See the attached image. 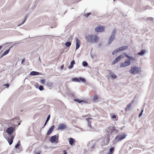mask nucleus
Wrapping results in <instances>:
<instances>
[{"mask_svg":"<svg viewBox=\"0 0 154 154\" xmlns=\"http://www.w3.org/2000/svg\"><path fill=\"white\" fill-rule=\"evenodd\" d=\"M20 123H19L18 124V125H20Z\"/></svg>","mask_w":154,"mask_h":154,"instance_id":"nucleus-58","label":"nucleus"},{"mask_svg":"<svg viewBox=\"0 0 154 154\" xmlns=\"http://www.w3.org/2000/svg\"><path fill=\"white\" fill-rule=\"evenodd\" d=\"M43 37L44 38H46L47 37H49V38H57V36H54L53 35H44L43 36H36L35 38H36L37 37Z\"/></svg>","mask_w":154,"mask_h":154,"instance_id":"nucleus-19","label":"nucleus"},{"mask_svg":"<svg viewBox=\"0 0 154 154\" xmlns=\"http://www.w3.org/2000/svg\"><path fill=\"white\" fill-rule=\"evenodd\" d=\"M91 116L90 115V114H88V116H87L88 117V116Z\"/></svg>","mask_w":154,"mask_h":154,"instance_id":"nucleus-56","label":"nucleus"},{"mask_svg":"<svg viewBox=\"0 0 154 154\" xmlns=\"http://www.w3.org/2000/svg\"><path fill=\"white\" fill-rule=\"evenodd\" d=\"M59 136L58 134L52 136L51 137L49 140L51 143H57L58 142Z\"/></svg>","mask_w":154,"mask_h":154,"instance_id":"nucleus-6","label":"nucleus"},{"mask_svg":"<svg viewBox=\"0 0 154 154\" xmlns=\"http://www.w3.org/2000/svg\"><path fill=\"white\" fill-rule=\"evenodd\" d=\"M131 64V62L128 59L125 60L124 62L120 64V66L121 67H125L127 66H128Z\"/></svg>","mask_w":154,"mask_h":154,"instance_id":"nucleus-9","label":"nucleus"},{"mask_svg":"<svg viewBox=\"0 0 154 154\" xmlns=\"http://www.w3.org/2000/svg\"><path fill=\"white\" fill-rule=\"evenodd\" d=\"M53 28V27H52V26H51V28Z\"/></svg>","mask_w":154,"mask_h":154,"instance_id":"nucleus-59","label":"nucleus"},{"mask_svg":"<svg viewBox=\"0 0 154 154\" xmlns=\"http://www.w3.org/2000/svg\"><path fill=\"white\" fill-rule=\"evenodd\" d=\"M120 51L119 50V48L116 50H114V51H113L112 52V54L113 55H114L116 54L117 52H118Z\"/></svg>","mask_w":154,"mask_h":154,"instance_id":"nucleus-36","label":"nucleus"},{"mask_svg":"<svg viewBox=\"0 0 154 154\" xmlns=\"http://www.w3.org/2000/svg\"><path fill=\"white\" fill-rule=\"evenodd\" d=\"M63 154H67V152L66 150H64L63 151Z\"/></svg>","mask_w":154,"mask_h":154,"instance_id":"nucleus-51","label":"nucleus"},{"mask_svg":"<svg viewBox=\"0 0 154 154\" xmlns=\"http://www.w3.org/2000/svg\"><path fill=\"white\" fill-rule=\"evenodd\" d=\"M10 50V48L9 49L7 50L6 51H5L4 53L1 56L0 55V58H1L2 57H3L4 56L7 55L8 54Z\"/></svg>","mask_w":154,"mask_h":154,"instance_id":"nucleus-24","label":"nucleus"},{"mask_svg":"<svg viewBox=\"0 0 154 154\" xmlns=\"http://www.w3.org/2000/svg\"><path fill=\"white\" fill-rule=\"evenodd\" d=\"M14 138L13 136H10V137L7 138V141L9 145H11L12 143Z\"/></svg>","mask_w":154,"mask_h":154,"instance_id":"nucleus-15","label":"nucleus"},{"mask_svg":"<svg viewBox=\"0 0 154 154\" xmlns=\"http://www.w3.org/2000/svg\"><path fill=\"white\" fill-rule=\"evenodd\" d=\"M141 72L140 68L137 66L131 67L129 71L132 74H139Z\"/></svg>","mask_w":154,"mask_h":154,"instance_id":"nucleus-2","label":"nucleus"},{"mask_svg":"<svg viewBox=\"0 0 154 154\" xmlns=\"http://www.w3.org/2000/svg\"><path fill=\"white\" fill-rule=\"evenodd\" d=\"M75 142V140L72 138H69V143L71 145H73Z\"/></svg>","mask_w":154,"mask_h":154,"instance_id":"nucleus-26","label":"nucleus"},{"mask_svg":"<svg viewBox=\"0 0 154 154\" xmlns=\"http://www.w3.org/2000/svg\"><path fill=\"white\" fill-rule=\"evenodd\" d=\"M75 64V62L74 60H72L70 63V64L68 66V68L69 69H72L74 66V64Z\"/></svg>","mask_w":154,"mask_h":154,"instance_id":"nucleus-22","label":"nucleus"},{"mask_svg":"<svg viewBox=\"0 0 154 154\" xmlns=\"http://www.w3.org/2000/svg\"><path fill=\"white\" fill-rule=\"evenodd\" d=\"M123 57L122 55H121L117 57L112 62V65H113L120 61L121 59Z\"/></svg>","mask_w":154,"mask_h":154,"instance_id":"nucleus-10","label":"nucleus"},{"mask_svg":"<svg viewBox=\"0 0 154 154\" xmlns=\"http://www.w3.org/2000/svg\"><path fill=\"white\" fill-rule=\"evenodd\" d=\"M2 46H0V50H1V49H2Z\"/></svg>","mask_w":154,"mask_h":154,"instance_id":"nucleus-54","label":"nucleus"},{"mask_svg":"<svg viewBox=\"0 0 154 154\" xmlns=\"http://www.w3.org/2000/svg\"><path fill=\"white\" fill-rule=\"evenodd\" d=\"M16 118L17 119H19V117H17Z\"/></svg>","mask_w":154,"mask_h":154,"instance_id":"nucleus-57","label":"nucleus"},{"mask_svg":"<svg viewBox=\"0 0 154 154\" xmlns=\"http://www.w3.org/2000/svg\"><path fill=\"white\" fill-rule=\"evenodd\" d=\"M15 131V128L11 126L7 128L6 132L9 136H13L12 135Z\"/></svg>","mask_w":154,"mask_h":154,"instance_id":"nucleus-7","label":"nucleus"},{"mask_svg":"<svg viewBox=\"0 0 154 154\" xmlns=\"http://www.w3.org/2000/svg\"><path fill=\"white\" fill-rule=\"evenodd\" d=\"M96 145L95 143H94L91 147V149L94 148Z\"/></svg>","mask_w":154,"mask_h":154,"instance_id":"nucleus-47","label":"nucleus"},{"mask_svg":"<svg viewBox=\"0 0 154 154\" xmlns=\"http://www.w3.org/2000/svg\"><path fill=\"white\" fill-rule=\"evenodd\" d=\"M38 60H39L40 61H41V60H40V57H39V58H38Z\"/></svg>","mask_w":154,"mask_h":154,"instance_id":"nucleus-55","label":"nucleus"},{"mask_svg":"<svg viewBox=\"0 0 154 154\" xmlns=\"http://www.w3.org/2000/svg\"><path fill=\"white\" fill-rule=\"evenodd\" d=\"M124 55H125V57L127 58H128V60H129L130 62H131V61L132 60H135V58L134 57H133L130 56L128 55L126 53H124Z\"/></svg>","mask_w":154,"mask_h":154,"instance_id":"nucleus-13","label":"nucleus"},{"mask_svg":"<svg viewBox=\"0 0 154 154\" xmlns=\"http://www.w3.org/2000/svg\"><path fill=\"white\" fill-rule=\"evenodd\" d=\"M79 82H86V80L85 79L82 77H79Z\"/></svg>","mask_w":154,"mask_h":154,"instance_id":"nucleus-34","label":"nucleus"},{"mask_svg":"<svg viewBox=\"0 0 154 154\" xmlns=\"http://www.w3.org/2000/svg\"><path fill=\"white\" fill-rule=\"evenodd\" d=\"M118 131L115 127L113 126H110L108 128L107 132L110 133L112 135H114L117 133Z\"/></svg>","mask_w":154,"mask_h":154,"instance_id":"nucleus-4","label":"nucleus"},{"mask_svg":"<svg viewBox=\"0 0 154 154\" xmlns=\"http://www.w3.org/2000/svg\"><path fill=\"white\" fill-rule=\"evenodd\" d=\"M54 128V125H53L51 126V127L49 129L48 131L47 132V135H49L50 134L52 131H53Z\"/></svg>","mask_w":154,"mask_h":154,"instance_id":"nucleus-18","label":"nucleus"},{"mask_svg":"<svg viewBox=\"0 0 154 154\" xmlns=\"http://www.w3.org/2000/svg\"><path fill=\"white\" fill-rule=\"evenodd\" d=\"M6 86V88H8L9 86V84L8 83H7L5 85Z\"/></svg>","mask_w":154,"mask_h":154,"instance_id":"nucleus-48","label":"nucleus"},{"mask_svg":"<svg viewBox=\"0 0 154 154\" xmlns=\"http://www.w3.org/2000/svg\"><path fill=\"white\" fill-rule=\"evenodd\" d=\"M146 51L145 49H142L141 50L140 52H138L137 54L138 55L142 56L145 54Z\"/></svg>","mask_w":154,"mask_h":154,"instance_id":"nucleus-29","label":"nucleus"},{"mask_svg":"<svg viewBox=\"0 0 154 154\" xmlns=\"http://www.w3.org/2000/svg\"><path fill=\"white\" fill-rule=\"evenodd\" d=\"M127 136V135L126 134H124L122 135L121 134L117 135L113 141V142L114 143L118 141H120L125 138Z\"/></svg>","mask_w":154,"mask_h":154,"instance_id":"nucleus-3","label":"nucleus"},{"mask_svg":"<svg viewBox=\"0 0 154 154\" xmlns=\"http://www.w3.org/2000/svg\"><path fill=\"white\" fill-rule=\"evenodd\" d=\"M72 39V36H70L69 38V41H71Z\"/></svg>","mask_w":154,"mask_h":154,"instance_id":"nucleus-50","label":"nucleus"},{"mask_svg":"<svg viewBox=\"0 0 154 154\" xmlns=\"http://www.w3.org/2000/svg\"><path fill=\"white\" fill-rule=\"evenodd\" d=\"M143 109L138 115L139 117H140L143 115Z\"/></svg>","mask_w":154,"mask_h":154,"instance_id":"nucleus-42","label":"nucleus"},{"mask_svg":"<svg viewBox=\"0 0 154 154\" xmlns=\"http://www.w3.org/2000/svg\"><path fill=\"white\" fill-rule=\"evenodd\" d=\"M92 119V118H90L86 119V120H87L88 122V126L90 128V129H89V130L90 131H91L92 130L91 126V122L90 121V120Z\"/></svg>","mask_w":154,"mask_h":154,"instance_id":"nucleus-17","label":"nucleus"},{"mask_svg":"<svg viewBox=\"0 0 154 154\" xmlns=\"http://www.w3.org/2000/svg\"><path fill=\"white\" fill-rule=\"evenodd\" d=\"M76 41V50H77L80 47L81 42L77 38L75 39Z\"/></svg>","mask_w":154,"mask_h":154,"instance_id":"nucleus-14","label":"nucleus"},{"mask_svg":"<svg viewBox=\"0 0 154 154\" xmlns=\"http://www.w3.org/2000/svg\"><path fill=\"white\" fill-rule=\"evenodd\" d=\"M131 64V62L128 59L125 60L124 62L120 64V66L121 67H125L127 66H128Z\"/></svg>","mask_w":154,"mask_h":154,"instance_id":"nucleus-8","label":"nucleus"},{"mask_svg":"<svg viewBox=\"0 0 154 154\" xmlns=\"http://www.w3.org/2000/svg\"><path fill=\"white\" fill-rule=\"evenodd\" d=\"M105 139L103 138L102 140L101 145V146H103L105 145H102V144H103L104 143H106V142H105Z\"/></svg>","mask_w":154,"mask_h":154,"instance_id":"nucleus-40","label":"nucleus"},{"mask_svg":"<svg viewBox=\"0 0 154 154\" xmlns=\"http://www.w3.org/2000/svg\"><path fill=\"white\" fill-rule=\"evenodd\" d=\"M27 15H26L24 18L23 20H22V22L18 24L17 26H20L23 24L25 22L27 19Z\"/></svg>","mask_w":154,"mask_h":154,"instance_id":"nucleus-32","label":"nucleus"},{"mask_svg":"<svg viewBox=\"0 0 154 154\" xmlns=\"http://www.w3.org/2000/svg\"><path fill=\"white\" fill-rule=\"evenodd\" d=\"M53 85V83L51 82H49L47 83L46 84V85L49 87L52 88V87Z\"/></svg>","mask_w":154,"mask_h":154,"instance_id":"nucleus-37","label":"nucleus"},{"mask_svg":"<svg viewBox=\"0 0 154 154\" xmlns=\"http://www.w3.org/2000/svg\"><path fill=\"white\" fill-rule=\"evenodd\" d=\"M109 134H106V135L104 138L105 139L106 141V143H104L103 144H102V145H107L109 143Z\"/></svg>","mask_w":154,"mask_h":154,"instance_id":"nucleus-12","label":"nucleus"},{"mask_svg":"<svg viewBox=\"0 0 154 154\" xmlns=\"http://www.w3.org/2000/svg\"><path fill=\"white\" fill-rule=\"evenodd\" d=\"M41 73L38 72L32 71L30 72V75L32 76L38 75H40Z\"/></svg>","mask_w":154,"mask_h":154,"instance_id":"nucleus-20","label":"nucleus"},{"mask_svg":"<svg viewBox=\"0 0 154 154\" xmlns=\"http://www.w3.org/2000/svg\"><path fill=\"white\" fill-rule=\"evenodd\" d=\"M24 61H25V59H23L22 60V61H21V63H24Z\"/></svg>","mask_w":154,"mask_h":154,"instance_id":"nucleus-53","label":"nucleus"},{"mask_svg":"<svg viewBox=\"0 0 154 154\" xmlns=\"http://www.w3.org/2000/svg\"><path fill=\"white\" fill-rule=\"evenodd\" d=\"M72 81L74 82H79V77H75L72 78Z\"/></svg>","mask_w":154,"mask_h":154,"instance_id":"nucleus-35","label":"nucleus"},{"mask_svg":"<svg viewBox=\"0 0 154 154\" xmlns=\"http://www.w3.org/2000/svg\"><path fill=\"white\" fill-rule=\"evenodd\" d=\"M74 101L75 102H78L79 103H81L82 102L84 103H87V101L84 100H80L79 99H75L74 100Z\"/></svg>","mask_w":154,"mask_h":154,"instance_id":"nucleus-21","label":"nucleus"},{"mask_svg":"<svg viewBox=\"0 0 154 154\" xmlns=\"http://www.w3.org/2000/svg\"><path fill=\"white\" fill-rule=\"evenodd\" d=\"M71 45V41H67L65 43V45L67 47H69Z\"/></svg>","mask_w":154,"mask_h":154,"instance_id":"nucleus-30","label":"nucleus"},{"mask_svg":"<svg viewBox=\"0 0 154 154\" xmlns=\"http://www.w3.org/2000/svg\"><path fill=\"white\" fill-rule=\"evenodd\" d=\"M102 44L100 43H99L98 45L97 46L99 47H101L102 46Z\"/></svg>","mask_w":154,"mask_h":154,"instance_id":"nucleus-49","label":"nucleus"},{"mask_svg":"<svg viewBox=\"0 0 154 154\" xmlns=\"http://www.w3.org/2000/svg\"><path fill=\"white\" fill-rule=\"evenodd\" d=\"M91 57H93V56H92V55H91Z\"/></svg>","mask_w":154,"mask_h":154,"instance_id":"nucleus-61","label":"nucleus"},{"mask_svg":"<svg viewBox=\"0 0 154 154\" xmlns=\"http://www.w3.org/2000/svg\"><path fill=\"white\" fill-rule=\"evenodd\" d=\"M128 46L127 45L123 46L119 48V50L120 51L123 50H125L127 49L128 48Z\"/></svg>","mask_w":154,"mask_h":154,"instance_id":"nucleus-27","label":"nucleus"},{"mask_svg":"<svg viewBox=\"0 0 154 154\" xmlns=\"http://www.w3.org/2000/svg\"><path fill=\"white\" fill-rule=\"evenodd\" d=\"M50 116H50V114L47 117V118L46 119V120L44 124V125L43 128L46 125L47 123H48V121H49V120L50 119Z\"/></svg>","mask_w":154,"mask_h":154,"instance_id":"nucleus-31","label":"nucleus"},{"mask_svg":"<svg viewBox=\"0 0 154 154\" xmlns=\"http://www.w3.org/2000/svg\"><path fill=\"white\" fill-rule=\"evenodd\" d=\"M147 20H153V18H152V17H148L147 18Z\"/></svg>","mask_w":154,"mask_h":154,"instance_id":"nucleus-46","label":"nucleus"},{"mask_svg":"<svg viewBox=\"0 0 154 154\" xmlns=\"http://www.w3.org/2000/svg\"><path fill=\"white\" fill-rule=\"evenodd\" d=\"M115 147H111L109 150V151L107 152V154H112L114 151Z\"/></svg>","mask_w":154,"mask_h":154,"instance_id":"nucleus-28","label":"nucleus"},{"mask_svg":"<svg viewBox=\"0 0 154 154\" xmlns=\"http://www.w3.org/2000/svg\"><path fill=\"white\" fill-rule=\"evenodd\" d=\"M132 106V103H130L128 104L127 105L126 107H125V111H129L130 110V108Z\"/></svg>","mask_w":154,"mask_h":154,"instance_id":"nucleus-25","label":"nucleus"},{"mask_svg":"<svg viewBox=\"0 0 154 154\" xmlns=\"http://www.w3.org/2000/svg\"><path fill=\"white\" fill-rule=\"evenodd\" d=\"M91 14V12H89L87 13H85L84 14V15L86 17L88 18V16Z\"/></svg>","mask_w":154,"mask_h":154,"instance_id":"nucleus-39","label":"nucleus"},{"mask_svg":"<svg viewBox=\"0 0 154 154\" xmlns=\"http://www.w3.org/2000/svg\"><path fill=\"white\" fill-rule=\"evenodd\" d=\"M109 74L110 75L112 79H114L117 78V76L116 75L114 74V73L112 72H111L110 71H109Z\"/></svg>","mask_w":154,"mask_h":154,"instance_id":"nucleus-23","label":"nucleus"},{"mask_svg":"<svg viewBox=\"0 0 154 154\" xmlns=\"http://www.w3.org/2000/svg\"><path fill=\"white\" fill-rule=\"evenodd\" d=\"M66 125L64 124H60L58 126V128L59 130H62L66 129Z\"/></svg>","mask_w":154,"mask_h":154,"instance_id":"nucleus-16","label":"nucleus"},{"mask_svg":"<svg viewBox=\"0 0 154 154\" xmlns=\"http://www.w3.org/2000/svg\"><path fill=\"white\" fill-rule=\"evenodd\" d=\"M85 38L87 42L94 43L98 42L99 37L96 35L88 34L85 36Z\"/></svg>","mask_w":154,"mask_h":154,"instance_id":"nucleus-1","label":"nucleus"},{"mask_svg":"<svg viewBox=\"0 0 154 154\" xmlns=\"http://www.w3.org/2000/svg\"><path fill=\"white\" fill-rule=\"evenodd\" d=\"M133 101H134V100H133L132 101V103Z\"/></svg>","mask_w":154,"mask_h":154,"instance_id":"nucleus-60","label":"nucleus"},{"mask_svg":"<svg viewBox=\"0 0 154 154\" xmlns=\"http://www.w3.org/2000/svg\"><path fill=\"white\" fill-rule=\"evenodd\" d=\"M82 64L83 66L84 67H87L88 66V63L85 61H83Z\"/></svg>","mask_w":154,"mask_h":154,"instance_id":"nucleus-38","label":"nucleus"},{"mask_svg":"<svg viewBox=\"0 0 154 154\" xmlns=\"http://www.w3.org/2000/svg\"><path fill=\"white\" fill-rule=\"evenodd\" d=\"M104 27L103 26L97 27L95 29V31L97 32H102L104 30Z\"/></svg>","mask_w":154,"mask_h":154,"instance_id":"nucleus-11","label":"nucleus"},{"mask_svg":"<svg viewBox=\"0 0 154 154\" xmlns=\"http://www.w3.org/2000/svg\"><path fill=\"white\" fill-rule=\"evenodd\" d=\"M98 98V96L97 95H95L94 96V97L93 99V100L94 101H95L97 100Z\"/></svg>","mask_w":154,"mask_h":154,"instance_id":"nucleus-43","label":"nucleus"},{"mask_svg":"<svg viewBox=\"0 0 154 154\" xmlns=\"http://www.w3.org/2000/svg\"><path fill=\"white\" fill-rule=\"evenodd\" d=\"M116 116L115 115H113L111 116V118L112 119H115L116 118Z\"/></svg>","mask_w":154,"mask_h":154,"instance_id":"nucleus-45","label":"nucleus"},{"mask_svg":"<svg viewBox=\"0 0 154 154\" xmlns=\"http://www.w3.org/2000/svg\"><path fill=\"white\" fill-rule=\"evenodd\" d=\"M64 67V65H62L61 66L60 68L61 69H62Z\"/></svg>","mask_w":154,"mask_h":154,"instance_id":"nucleus-52","label":"nucleus"},{"mask_svg":"<svg viewBox=\"0 0 154 154\" xmlns=\"http://www.w3.org/2000/svg\"><path fill=\"white\" fill-rule=\"evenodd\" d=\"M20 141L19 140L17 143L15 145V148L16 149H18L20 148Z\"/></svg>","mask_w":154,"mask_h":154,"instance_id":"nucleus-33","label":"nucleus"},{"mask_svg":"<svg viewBox=\"0 0 154 154\" xmlns=\"http://www.w3.org/2000/svg\"><path fill=\"white\" fill-rule=\"evenodd\" d=\"M38 89L40 91H42L44 89V88L43 86L41 85L39 86Z\"/></svg>","mask_w":154,"mask_h":154,"instance_id":"nucleus-41","label":"nucleus"},{"mask_svg":"<svg viewBox=\"0 0 154 154\" xmlns=\"http://www.w3.org/2000/svg\"><path fill=\"white\" fill-rule=\"evenodd\" d=\"M116 32V29H114L112 30L111 35L109 37V38L108 40V44L109 45L115 39Z\"/></svg>","mask_w":154,"mask_h":154,"instance_id":"nucleus-5","label":"nucleus"},{"mask_svg":"<svg viewBox=\"0 0 154 154\" xmlns=\"http://www.w3.org/2000/svg\"><path fill=\"white\" fill-rule=\"evenodd\" d=\"M21 111H23V110H21Z\"/></svg>","mask_w":154,"mask_h":154,"instance_id":"nucleus-62","label":"nucleus"},{"mask_svg":"<svg viewBox=\"0 0 154 154\" xmlns=\"http://www.w3.org/2000/svg\"><path fill=\"white\" fill-rule=\"evenodd\" d=\"M45 80L44 79H42L41 80V82L43 84H44L45 83Z\"/></svg>","mask_w":154,"mask_h":154,"instance_id":"nucleus-44","label":"nucleus"}]
</instances>
